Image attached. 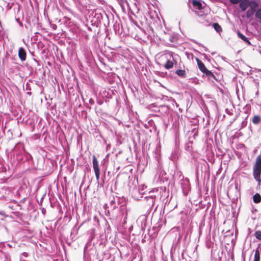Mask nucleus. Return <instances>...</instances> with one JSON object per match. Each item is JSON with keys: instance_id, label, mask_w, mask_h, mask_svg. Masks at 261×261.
Returning a JSON list of instances; mask_svg holds the SVG:
<instances>
[{"instance_id": "nucleus-12", "label": "nucleus", "mask_w": 261, "mask_h": 261, "mask_svg": "<svg viewBox=\"0 0 261 261\" xmlns=\"http://www.w3.org/2000/svg\"><path fill=\"white\" fill-rule=\"evenodd\" d=\"M165 189H166L165 187H160V188L153 189V190H152L148 193V196H155V199H156V197L158 195L159 190L160 189V190L163 191Z\"/></svg>"}, {"instance_id": "nucleus-8", "label": "nucleus", "mask_w": 261, "mask_h": 261, "mask_svg": "<svg viewBox=\"0 0 261 261\" xmlns=\"http://www.w3.org/2000/svg\"><path fill=\"white\" fill-rule=\"evenodd\" d=\"M18 55L19 58L22 62L26 60V51L23 47H21L19 48Z\"/></svg>"}, {"instance_id": "nucleus-27", "label": "nucleus", "mask_w": 261, "mask_h": 261, "mask_svg": "<svg viewBox=\"0 0 261 261\" xmlns=\"http://www.w3.org/2000/svg\"><path fill=\"white\" fill-rule=\"evenodd\" d=\"M256 238L259 240H261V231H256L255 232Z\"/></svg>"}, {"instance_id": "nucleus-11", "label": "nucleus", "mask_w": 261, "mask_h": 261, "mask_svg": "<svg viewBox=\"0 0 261 261\" xmlns=\"http://www.w3.org/2000/svg\"><path fill=\"white\" fill-rule=\"evenodd\" d=\"M120 199L119 197H113V199H112L110 201V204L111 206L113 207V209L117 207L119 203Z\"/></svg>"}, {"instance_id": "nucleus-32", "label": "nucleus", "mask_w": 261, "mask_h": 261, "mask_svg": "<svg viewBox=\"0 0 261 261\" xmlns=\"http://www.w3.org/2000/svg\"><path fill=\"white\" fill-rule=\"evenodd\" d=\"M25 89L27 91H30L31 90L30 84L28 83H27L25 84Z\"/></svg>"}, {"instance_id": "nucleus-41", "label": "nucleus", "mask_w": 261, "mask_h": 261, "mask_svg": "<svg viewBox=\"0 0 261 261\" xmlns=\"http://www.w3.org/2000/svg\"><path fill=\"white\" fill-rule=\"evenodd\" d=\"M16 21H17L18 22H19V21H20L18 18H16Z\"/></svg>"}, {"instance_id": "nucleus-13", "label": "nucleus", "mask_w": 261, "mask_h": 261, "mask_svg": "<svg viewBox=\"0 0 261 261\" xmlns=\"http://www.w3.org/2000/svg\"><path fill=\"white\" fill-rule=\"evenodd\" d=\"M203 73L207 77L209 80H212L214 79L217 81L214 73L211 71L208 70L207 69H206V70H205Z\"/></svg>"}, {"instance_id": "nucleus-9", "label": "nucleus", "mask_w": 261, "mask_h": 261, "mask_svg": "<svg viewBox=\"0 0 261 261\" xmlns=\"http://www.w3.org/2000/svg\"><path fill=\"white\" fill-rule=\"evenodd\" d=\"M249 0H242L240 3V7L242 11H245L250 5Z\"/></svg>"}, {"instance_id": "nucleus-18", "label": "nucleus", "mask_w": 261, "mask_h": 261, "mask_svg": "<svg viewBox=\"0 0 261 261\" xmlns=\"http://www.w3.org/2000/svg\"><path fill=\"white\" fill-rule=\"evenodd\" d=\"M253 202L255 203H259L261 201V196L258 193H256L253 197Z\"/></svg>"}, {"instance_id": "nucleus-30", "label": "nucleus", "mask_w": 261, "mask_h": 261, "mask_svg": "<svg viewBox=\"0 0 261 261\" xmlns=\"http://www.w3.org/2000/svg\"><path fill=\"white\" fill-rule=\"evenodd\" d=\"M242 0H229V2L232 4H237L240 3Z\"/></svg>"}, {"instance_id": "nucleus-44", "label": "nucleus", "mask_w": 261, "mask_h": 261, "mask_svg": "<svg viewBox=\"0 0 261 261\" xmlns=\"http://www.w3.org/2000/svg\"><path fill=\"white\" fill-rule=\"evenodd\" d=\"M156 208H157V207H156L155 208L154 212H155V211H156Z\"/></svg>"}, {"instance_id": "nucleus-21", "label": "nucleus", "mask_w": 261, "mask_h": 261, "mask_svg": "<svg viewBox=\"0 0 261 261\" xmlns=\"http://www.w3.org/2000/svg\"><path fill=\"white\" fill-rule=\"evenodd\" d=\"M185 149L187 151L190 152L192 151V142L189 141L185 145Z\"/></svg>"}, {"instance_id": "nucleus-6", "label": "nucleus", "mask_w": 261, "mask_h": 261, "mask_svg": "<svg viewBox=\"0 0 261 261\" xmlns=\"http://www.w3.org/2000/svg\"><path fill=\"white\" fill-rule=\"evenodd\" d=\"M132 197L136 200H139L143 197L144 193L141 194L139 189L137 187L133 188L130 191Z\"/></svg>"}, {"instance_id": "nucleus-37", "label": "nucleus", "mask_w": 261, "mask_h": 261, "mask_svg": "<svg viewBox=\"0 0 261 261\" xmlns=\"http://www.w3.org/2000/svg\"><path fill=\"white\" fill-rule=\"evenodd\" d=\"M33 60H34L35 62H36L37 64H38V61L36 59L33 58Z\"/></svg>"}, {"instance_id": "nucleus-26", "label": "nucleus", "mask_w": 261, "mask_h": 261, "mask_svg": "<svg viewBox=\"0 0 261 261\" xmlns=\"http://www.w3.org/2000/svg\"><path fill=\"white\" fill-rule=\"evenodd\" d=\"M255 17L261 19V9H258L255 13Z\"/></svg>"}, {"instance_id": "nucleus-45", "label": "nucleus", "mask_w": 261, "mask_h": 261, "mask_svg": "<svg viewBox=\"0 0 261 261\" xmlns=\"http://www.w3.org/2000/svg\"><path fill=\"white\" fill-rule=\"evenodd\" d=\"M238 187L237 186H236V189H237Z\"/></svg>"}, {"instance_id": "nucleus-15", "label": "nucleus", "mask_w": 261, "mask_h": 261, "mask_svg": "<svg viewBox=\"0 0 261 261\" xmlns=\"http://www.w3.org/2000/svg\"><path fill=\"white\" fill-rule=\"evenodd\" d=\"M192 4H193V7L196 9L200 10L202 8V5L199 1L193 0Z\"/></svg>"}, {"instance_id": "nucleus-28", "label": "nucleus", "mask_w": 261, "mask_h": 261, "mask_svg": "<svg viewBox=\"0 0 261 261\" xmlns=\"http://www.w3.org/2000/svg\"><path fill=\"white\" fill-rule=\"evenodd\" d=\"M19 147V148H20L21 149H22L23 150H24V145L23 144L21 143H17L16 146L14 147V149H15L17 147Z\"/></svg>"}, {"instance_id": "nucleus-4", "label": "nucleus", "mask_w": 261, "mask_h": 261, "mask_svg": "<svg viewBox=\"0 0 261 261\" xmlns=\"http://www.w3.org/2000/svg\"><path fill=\"white\" fill-rule=\"evenodd\" d=\"M155 196H146L144 197V201L146 205L147 212H151L154 205Z\"/></svg>"}, {"instance_id": "nucleus-25", "label": "nucleus", "mask_w": 261, "mask_h": 261, "mask_svg": "<svg viewBox=\"0 0 261 261\" xmlns=\"http://www.w3.org/2000/svg\"><path fill=\"white\" fill-rule=\"evenodd\" d=\"M142 218V221L141 222V227H142V230H144V227L143 226V225L145 226V221H146V218L144 216H143L142 218L140 217L138 221H140L141 219Z\"/></svg>"}, {"instance_id": "nucleus-23", "label": "nucleus", "mask_w": 261, "mask_h": 261, "mask_svg": "<svg viewBox=\"0 0 261 261\" xmlns=\"http://www.w3.org/2000/svg\"><path fill=\"white\" fill-rule=\"evenodd\" d=\"M260 260V253L258 249H256L254 254V261H259Z\"/></svg>"}, {"instance_id": "nucleus-19", "label": "nucleus", "mask_w": 261, "mask_h": 261, "mask_svg": "<svg viewBox=\"0 0 261 261\" xmlns=\"http://www.w3.org/2000/svg\"><path fill=\"white\" fill-rule=\"evenodd\" d=\"M213 26L215 29V30L220 33V32H222V28L221 27L218 23H214L213 24Z\"/></svg>"}, {"instance_id": "nucleus-34", "label": "nucleus", "mask_w": 261, "mask_h": 261, "mask_svg": "<svg viewBox=\"0 0 261 261\" xmlns=\"http://www.w3.org/2000/svg\"><path fill=\"white\" fill-rule=\"evenodd\" d=\"M225 112L229 115H231L232 114V113L228 109H226Z\"/></svg>"}, {"instance_id": "nucleus-24", "label": "nucleus", "mask_w": 261, "mask_h": 261, "mask_svg": "<svg viewBox=\"0 0 261 261\" xmlns=\"http://www.w3.org/2000/svg\"><path fill=\"white\" fill-rule=\"evenodd\" d=\"M119 5H120L121 7L124 9L125 8V5H127V2L126 0H118Z\"/></svg>"}, {"instance_id": "nucleus-20", "label": "nucleus", "mask_w": 261, "mask_h": 261, "mask_svg": "<svg viewBox=\"0 0 261 261\" xmlns=\"http://www.w3.org/2000/svg\"><path fill=\"white\" fill-rule=\"evenodd\" d=\"M94 17L96 19L95 23H98V22H100L102 19V15L100 13H95Z\"/></svg>"}, {"instance_id": "nucleus-36", "label": "nucleus", "mask_w": 261, "mask_h": 261, "mask_svg": "<svg viewBox=\"0 0 261 261\" xmlns=\"http://www.w3.org/2000/svg\"><path fill=\"white\" fill-rule=\"evenodd\" d=\"M89 103L92 105V104H93L94 103V101H93V100L92 99H90L89 100Z\"/></svg>"}, {"instance_id": "nucleus-43", "label": "nucleus", "mask_w": 261, "mask_h": 261, "mask_svg": "<svg viewBox=\"0 0 261 261\" xmlns=\"http://www.w3.org/2000/svg\"><path fill=\"white\" fill-rule=\"evenodd\" d=\"M194 42H195V43H197V44H198V43H197L196 41H194ZM198 44L201 45V44H199V43H198Z\"/></svg>"}, {"instance_id": "nucleus-38", "label": "nucleus", "mask_w": 261, "mask_h": 261, "mask_svg": "<svg viewBox=\"0 0 261 261\" xmlns=\"http://www.w3.org/2000/svg\"><path fill=\"white\" fill-rule=\"evenodd\" d=\"M18 23H19V24L21 27H22V26L23 24H22V23L21 22L19 21V22H18Z\"/></svg>"}, {"instance_id": "nucleus-39", "label": "nucleus", "mask_w": 261, "mask_h": 261, "mask_svg": "<svg viewBox=\"0 0 261 261\" xmlns=\"http://www.w3.org/2000/svg\"><path fill=\"white\" fill-rule=\"evenodd\" d=\"M173 100L175 103V105H176V107H178V105L176 102V101L174 99Z\"/></svg>"}, {"instance_id": "nucleus-17", "label": "nucleus", "mask_w": 261, "mask_h": 261, "mask_svg": "<svg viewBox=\"0 0 261 261\" xmlns=\"http://www.w3.org/2000/svg\"><path fill=\"white\" fill-rule=\"evenodd\" d=\"M255 10V9L253 8L252 7L249 8L246 12V17L248 18L251 17L254 14Z\"/></svg>"}, {"instance_id": "nucleus-35", "label": "nucleus", "mask_w": 261, "mask_h": 261, "mask_svg": "<svg viewBox=\"0 0 261 261\" xmlns=\"http://www.w3.org/2000/svg\"><path fill=\"white\" fill-rule=\"evenodd\" d=\"M246 124H247V122L246 121H243L242 123V128H243L244 126H245Z\"/></svg>"}, {"instance_id": "nucleus-29", "label": "nucleus", "mask_w": 261, "mask_h": 261, "mask_svg": "<svg viewBox=\"0 0 261 261\" xmlns=\"http://www.w3.org/2000/svg\"><path fill=\"white\" fill-rule=\"evenodd\" d=\"M28 256V253L27 252H23L20 255V258L22 257L23 259H24V258H27Z\"/></svg>"}, {"instance_id": "nucleus-3", "label": "nucleus", "mask_w": 261, "mask_h": 261, "mask_svg": "<svg viewBox=\"0 0 261 261\" xmlns=\"http://www.w3.org/2000/svg\"><path fill=\"white\" fill-rule=\"evenodd\" d=\"M180 183L184 195L187 196L191 190L189 179L188 178H185L184 177H182V178L180 180Z\"/></svg>"}, {"instance_id": "nucleus-2", "label": "nucleus", "mask_w": 261, "mask_h": 261, "mask_svg": "<svg viewBox=\"0 0 261 261\" xmlns=\"http://www.w3.org/2000/svg\"><path fill=\"white\" fill-rule=\"evenodd\" d=\"M261 155L257 156L255 161V164L253 168V175L254 179L258 182V185H260L261 182Z\"/></svg>"}, {"instance_id": "nucleus-42", "label": "nucleus", "mask_w": 261, "mask_h": 261, "mask_svg": "<svg viewBox=\"0 0 261 261\" xmlns=\"http://www.w3.org/2000/svg\"><path fill=\"white\" fill-rule=\"evenodd\" d=\"M203 47H204V48L205 51H207V49L206 48V47H204V46H203Z\"/></svg>"}, {"instance_id": "nucleus-5", "label": "nucleus", "mask_w": 261, "mask_h": 261, "mask_svg": "<svg viewBox=\"0 0 261 261\" xmlns=\"http://www.w3.org/2000/svg\"><path fill=\"white\" fill-rule=\"evenodd\" d=\"M92 163L96 178L97 181L98 182L100 177V170L99 168L98 162L95 156H93Z\"/></svg>"}, {"instance_id": "nucleus-7", "label": "nucleus", "mask_w": 261, "mask_h": 261, "mask_svg": "<svg viewBox=\"0 0 261 261\" xmlns=\"http://www.w3.org/2000/svg\"><path fill=\"white\" fill-rule=\"evenodd\" d=\"M157 109L158 110L156 111L163 116H166L169 112V107L166 105H161Z\"/></svg>"}, {"instance_id": "nucleus-22", "label": "nucleus", "mask_w": 261, "mask_h": 261, "mask_svg": "<svg viewBox=\"0 0 261 261\" xmlns=\"http://www.w3.org/2000/svg\"><path fill=\"white\" fill-rule=\"evenodd\" d=\"M260 121V117L258 115H255L253 117L252 119V122L254 124H257Z\"/></svg>"}, {"instance_id": "nucleus-10", "label": "nucleus", "mask_w": 261, "mask_h": 261, "mask_svg": "<svg viewBox=\"0 0 261 261\" xmlns=\"http://www.w3.org/2000/svg\"><path fill=\"white\" fill-rule=\"evenodd\" d=\"M237 35L239 38L242 40L244 42L246 43L248 45H252L249 39L246 37L245 35L242 34L239 30L237 31Z\"/></svg>"}, {"instance_id": "nucleus-14", "label": "nucleus", "mask_w": 261, "mask_h": 261, "mask_svg": "<svg viewBox=\"0 0 261 261\" xmlns=\"http://www.w3.org/2000/svg\"><path fill=\"white\" fill-rule=\"evenodd\" d=\"M196 61H197V65L198 66L199 69L203 73L205 70H206V69L207 68L205 66L201 60H200L199 59L196 58Z\"/></svg>"}, {"instance_id": "nucleus-1", "label": "nucleus", "mask_w": 261, "mask_h": 261, "mask_svg": "<svg viewBox=\"0 0 261 261\" xmlns=\"http://www.w3.org/2000/svg\"><path fill=\"white\" fill-rule=\"evenodd\" d=\"M162 57L167 60L164 64V67L166 69H170L173 67L174 65H176L179 59V56L177 54L169 50H165Z\"/></svg>"}, {"instance_id": "nucleus-40", "label": "nucleus", "mask_w": 261, "mask_h": 261, "mask_svg": "<svg viewBox=\"0 0 261 261\" xmlns=\"http://www.w3.org/2000/svg\"><path fill=\"white\" fill-rule=\"evenodd\" d=\"M32 94V93L31 92H27V94L29 95H31Z\"/></svg>"}, {"instance_id": "nucleus-31", "label": "nucleus", "mask_w": 261, "mask_h": 261, "mask_svg": "<svg viewBox=\"0 0 261 261\" xmlns=\"http://www.w3.org/2000/svg\"><path fill=\"white\" fill-rule=\"evenodd\" d=\"M192 133L193 134V137L195 138L196 136H198V130L196 128H194L192 131Z\"/></svg>"}, {"instance_id": "nucleus-33", "label": "nucleus", "mask_w": 261, "mask_h": 261, "mask_svg": "<svg viewBox=\"0 0 261 261\" xmlns=\"http://www.w3.org/2000/svg\"><path fill=\"white\" fill-rule=\"evenodd\" d=\"M169 40L171 42H174L176 41V38L173 36H171L170 37Z\"/></svg>"}, {"instance_id": "nucleus-16", "label": "nucleus", "mask_w": 261, "mask_h": 261, "mask_svg": "<svg viewBox=\"0 0 261 261\" xmlns=\"http://www.w3.org/2000/svg\"><path fill=\"white\" fill-rule=\"evenodd\" d=\"M175 73L180 77L185 78L186 76V73L184 70L177 69L175 71Z\"/></svg>"}]
</instances>
